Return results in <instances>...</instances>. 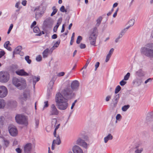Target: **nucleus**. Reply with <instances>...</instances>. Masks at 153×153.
Instances as JSON below:
<instances>
[{"instance_id": "f257e3e1", "label": "nucleus", "mask_w": 153, "mask_h": 153, "mask_svg": "<svg viewBox=\"0 0 153 153\" xmlns=\"http://www.w3.org/2000/svg\"><path fill=\"white\" fill-rule=\"evenodd\" d=\"M68 99L64 97L59 92L57 93L55 97V100L58 108L61 110H65L68 107Z\"/></svg>"}, {"instance_id": "f03ea898", "label": "nucleus", "mask_w": 153, "mask_h": 153, "mask_svg": "<svg viewBox=\"0 0 153 153\" xmlns=\"http://www.w3.org/2000/svg\"><path fill=\"white\" fill-rule=\"evenodd\" d=\"M141 53L145 56L153 58V43H149L145 47H142L140 50Z\"/></svg>"}, {"instance_id": "7ed1b4c3", "label": "nucleus", "mask_w": 153, "mask_h": 153, "mask_svg": "<svg viewBox=\"0 0 153 153\" xmlns=\"http://www.w3.org/2000/svg\"><path fill=\"white\" fill-rule=\"evenodd\" d=\"M12 82L13 84L20 90L25 89L27 86L26 81L23 78L14 77L13 79Z\"/></svg>"}, {"instance_id": "20e7f679", "label": "nucleus", "mask_w": 153, "mask_h": 153, "mask_svg": "<svg viewBox=\"0 0 153 153\" xmlns=\"http://www.w3.org/2000/svg\"><path fill=\"white\" fill-rule=\"evenodd\" d=\"M97 29H91V30L89 39L91 44L95 45L97 37L98 34Z\"/></svg>"}, {"instance_id": "39448f33", "label": "nucleus", "mask_w": 153, "mask_h": 153, "mask_svg": "<svg viewBox=\"0 0 153 153\" xmlns=\"http://www.w3.org/2000/svg\"><path fill=\"white\" fill-rule=\"evenodd\" d=\"M61 94L64 97L68 100L71 98L72 96V91L70 88L68 87L65 88L62 91Z\"/></svg>"}, {"instance_id": "423d86ee", "label": "nucleus", "mask_w": 153, "mask_h": 153, "mask_svg": "<svg viewBox=\"0 0 153 153\" xmlns=\"http://www.w3.org/2000/svg\"><path fill=\"white\" fill-rule=\"evenodd\" d=\"M16 122L18 123L27 125V122L25 116L21 114H17L15 117Z\"/></svg>"}, {"instance_id": "0eeeda50", "label": "nucleus", "mask_w": 153, "mask_h": 153, "mask_svg": "<svg viewBox=\"0 0 153 153\" xmlns=\"http://www.w3.org/2000/svg\"><path fill=\"white\" fill-rule=\"evenodd\" d=\"M10 79L8 73L4 71L0 72V82L2 83L7 82Z\"/></svg>"}, {"instance_id": "6e6552de", "label": "nucleus", "mask_w": 153, "mask_h": 153, "mask_svg": "<svg viewBox=\"0 0 153 153\" xmlns=\"http://www.w3.org/2000/svg\"><path fill=\"white\" fill-rule=\"evenodd\" d=\"M30 97V94L29 90H25L22 94L20 95L19 98L20 101L23 102L26 101Z\"/></svg>"}, {"instance_id": "1a4fd4ad", "label": "nucleus", "mask_w": 153, "mask_h": 153, "mask_svg": "<svg viewBox=\"0 0 153 153\" xmlns=\"http://www.w3.org/2000/svg\"><path fill=\"white\" fill-rule=\"evenodd\" d=\"M8 93L7 88L5 86H0V97L4 98L6 96Z\"/></svg>"}, {"instance_id": "9d476101", "label": "nucleus", "mask_w": 153, "mask_h": 153, "mask_svg": "<svg viewBox=\"0 0 153 153\" xmlns=\"http://www.w3.org/2000/svg\"><path fill=\"white\" fill-rule=\"evenodd\" d=\"M58 114L59 111L57 110L55 106L53 104H52L51 106L50 115H57Z\"/></svg>"}, {"instance_id": "9b49d317", "label": "nucleus", "mask_w": 153, "mask_h": 153, "mask_svg": "<svg viewBox=\"0 0 153 153\" xmlns=\"http://www.w3.org/2000/svg\"><path fill=\"white\" fill-rule=\"evenodd\" d=\"M9 131L10 134L13 136H16L18 134V130L17 129L15 126H13L10 128L9 127Z\"/></svg>"}, {"instance_id": "f8f14e48", "label": "nucleus", "mask_w": 153, "mask_h": 153, "mask_svg": "<svg viewBox=\"0 0 153 153\" xmlns=\"http://www.w3.org/2000/svg\"><path fill=\"white\" fill-rule=\"evenodd\" d=\"M32 149V144L30 143L26 144L24 147L25 153H31Z\"/></svg>"}, {"instance_id": "ddd939ff", "label": "nucleus", "mask_w": 153, "mask_h": 153, "mask_svg": "<svg viewBox=\"0 0 153 153\" xmlns=\"http://www.w3.org/2000/svg\"><path fill=\"white\" fill-rule=\"evenodd\" d=\"M22 48L21 46H19L17 47L14 51V54H19L21 56H23L24 53L21 51Z\"/></svg>"}, {"instance_id": "4468645a", "label": "nucleus", "mask_w": 153, "mask_h": 153, "mask_svg": "<svg viewBox=\"0 0 153 153\" xmlns=\"http://www.w3.org/2000/svg\"><path fill=\"white\" fill-rule=\"evenodd\" d=\"M74 153H84L82 149L79 146H75L72 149Z\"/></svg>"}, {"instance_id": "2eb2a0df", "label": "nucleus", "mask_w": 153, "mask_h": 153, "mask_svg": "<svg viewBox=\"0 0 153 153\" xmlns=\"http://www.w3.org/2000/svg\"><path fill=\"white\" fill-rule=\"evenodd\" d=\"M35 10H36V18L38 19L42 16L44 12L43 11H40V10H41V7L38 8H36Z\"/></svg>"}, {"instance_id": "dca6fc26", "label": "nucleus", "mask_w": 153, "mask_h": 153, "mask_svg": "<svg viewBox=\"0 0 153 153\" xmlns=\"http://www.w3.org/2000/svg\"><path fill=\"white\" fill-rule=\"evenodd\" d=\"M16 73L20 76H27L29 75V74L25 72L23 69L18 70L16 71Z\"/></svg>"}, {"instance_id": "f3484780", "label": "nucleus", "mask_w": 153, "mask_h": 153, "mask_svg": "<svg viewBox=\"0 0 153 153\" xmlns=\"http://www.w3.org/2000/svg\"><path fill=\"white\" fill-rule=\"evenodd\" d=\"M79 86V83L77 80H74L71 84V87L73 90L77 89Z\"/></svg>"}, {"instance_id": "a211bd4d", "label": "nucleus", "mask_w": 153, "mask_h": 153, "mask_svg": "<svg viewBox=\"0 0 153 153\" xmlns=\"http://www.w3.org/2000/svg\"><path fill=\"white\" fill-rule=\"evenodd\" d=\"M135 20L134 19H130L126 24V29H128L132 26L135 23Z\"/></svg>"}, {"instance_id": "6ab92c4d", "label": "nucleus", "mask_w": 153, "mask_h": 153, "mask_svg": "<svg viewBox=\"0 0 153 153\" xmlns=\"http://www.w3.org/2000/svg\"><path fill=\"white\" fill-rule=\"evenodd\" d=\"M143 148L140 145L137 146L135 148L134 152L135 153H141L143 151Z\"/></svg>"}, {"instance_id": "aec40b11", "label": "nucleus", "mask_w": 153, "mask_h": 153, "mask_svg": "<svg viewBox=\"0 0 153 153\" xmlns=\"http://www.w3.org/2000/svg\"><path fill=\"white\" fill-rule=\"evenodd\" d=\"M55 81V78L54 77H53L50 82L49 83V86H48V91H49V92H51L52 91Z\"/></svg>"}, {"instance_id": "412c9836", "label": "nucleus", "mask_w": 153, "mask_h": 153, "mask_svg": "<svg viewBox=\"0 0 153 153\" xmlns=\"http://www.w3.org/2000/svg\"><path fill=\"white\" fill-rule=\"evenodd\" d=\"M114 51V49L113 48H111L109 51L108 54L106 56L105 60V62H107L109 60Z\"/></svg>"}, {"instance_id": "4be33fe9", "label": "nucleus", "mask_w": 153, "mask_h": 153, "mask_svg": "<svg viewBox=\"0 0 153 153\" xmlns=\"http://www.w3.org/2000/svg\"><path fill=\"white\" fill-rule=\"evenodd\" d=\"M113 139V136L111 134H109L104 138V142L106 143L109 140H111Z\"/></svg>"}, {"instance_id": "5701e85b", "label": "nucleus", "mask_w": 153, "mask_h": 153, "mask_svg": "<svg viewBox=\"0 0 153 153\" xmlns=\"http://www.w3.org/2000/svg\"><path fill=\"white\" fill-rule=\"evenodd\" d=\"M39 79L40 77L39 76L36 77L35 76H33V84L34 87L35 86L36 83L38 82Z\"/></svg>"}, {"instance_id": "b1692460", "label": "nucleus", "mask_w": 153, "mask_h": 153, "mask_svg": "<svg viewBox=\"0 0 153 153\" xmlns=\"http://www.w3.org/2000/svg\"><path fill=\"white\" fill-rule=\"evenodd\" d=\"M153 114L152 113L148 114L146 117V120L148 121H151L153 120Z\"/></svg>"}, {"instance_id": "393cba45", "label": "nucleus", "mask_w": 153, "mask_h": 153, "mask_svg": "<svg viewBox=\"0 0 153 153\" xmlns=\"http://www.w3.org/2000/svg\"><path fill=\"white\" fill-rule=\"evenodd\" d=\"M10 45V42L9 41H7L5 42L4 44V47L6 48L7 50L9 51H11L12 48L10 47H8V45Z\"/></svg>"}, {"instance_id": "a878e982", "label": "nucleus", "mask_w": 153, "mask_h": 153, "mask_svg": "<svg viewBox=\"0 0 153 153\" xmlns=\"http://www.w3.org/2000/svg\"><path fill=\"white\" fill-rule=\"evenodd\" d=\"M56 137V139L54 140H55V143L57 145H59L61 143V140L60 139L59 136L56 134V137Z\"/></svg>"}, {"instance_id": "bb28decb", "label": "nucleus", "mask_w": 153, "mask_h": 153, "mask_svg": "<svg viewBox=\"0 0 153 153\" xmlns=\"http://www.w3.org/2000/svg\"><path fill=\"white\" fill-rule=\"evenodd\" d=\"M136 73L137 75L140 76H143L144 75V72L141 69L138 70L136 72Z\"/></svg>"}, {"instance_id": "cd10ccee", "label": "nucleus", "mask_w": 153, "mask_h": 153, "mask_svg": "<svg viewBox=\"0 0 153 153\" xmlns=\"http://www.w3.org/2000/svg\"><path fill=\"white\" fill-rule=\"evenodd\" d=\"M5 102L4 100L0 99V108H3L5 105Z\"/></svg>"}, {"instance_id": "c85d7f7f", "label": "nucleus", "mask_w": 153, "mask_h": 153, "mask_svg": "<svg viewBox=\"0 0 153 153\" xmlns=\"http://www.w3.org/2000/svg\"><path fill=\"white\" fill-rule=\"evenodd\" d=\"M48 27V19H45L43 22L42 25V29H46Z\"/></svg>"}, {"instance_id": "c756f323", "label": "nucleus", "mask_w": 153, "mask_h": 153, "mask_svg": "<svg viewBox=\"0 0 153 153\" xmlns=\"http://www.w3.org/2000/svg\"><path fill=\"white\" fill-rule=\"evenodd\" d=\"M102 18L101 16H100L97 20V24L96 26H99L100 25L101 22L102 20Z\"/></svg>"}, {"instance_id": "7c9ffc66", "label": "nucleus", "mask_w": 153, "mask_h": 153, "mask_svg": "<svg viewBox=\"0 0 153 153\" xmlns=\"http://www.w3.org/2000/svg\"><path fill=\"white\" fill-rule=\"evenodd\" d=\"M120 96L119 94H117L114 96V98L113 99V101L114 102L117 103L118 100L119 99Z\"/></svg>"}, {"instance_id": "2f4dec72", "label": "nucleus", "mask_w": 153, "mask_h": 153, "mask_svg": "<svg viewBox=\"0 0 153 153\" xmlns=\"http://www.w3.org/2000/svg\"><path fill=\"white\" fill-rule=\"evenodd\" d=\"M52 10H53V11L51 13V16H53L57 12V9L56 8L55 6H53L52 7Z\"/></svg>"}, {"instance_id": "473e14b6", "label": "nucleus", "mask_w": 153, "mask_h": 153, "mask_svg": "<svg viewBox=\"0 0 153 153\" xmlns=\"http://www.w3.org/2000/svg\"><path fill=\"white\" fill-rule=\"evenodd\" d=\"M43 56L44 58L47 57L48 56V48H46L43 52Z\"/></svg>"}, {"instance_id": "72a5a7b5", "label": "nucleus", "mask_w": 153, "mask_h": 153, "mask_svg": "<svg viewBox=\"0 0 153 153\" xmlns=\"http://www.w3.org/2000/svg\"><path fill=\"white\" fill-rule=\"evenodd\" d=\"M62 22V19H58L56 25L54 26L53 29H57L59 25L61 24Z\"/></svg>"}, {"instance_id": "f704fd0d", "label": "nucleus", "mask_w": 153, "mask_h": 153, "mask_svg": "<svg viewBox=\"0 0 153 153\" xmlns=\"http://www.w3.org/2000/svg\"><path fill=\"white\" fill-rule=\"evenodd\" d=\"M33 32L36 33V35L40 36L41 35V32L40 29H33Z\"/></svg>"}, {"instance_id": "c9c22d12", "label": "nucleus", "mask_w": 153, "mask_h": 153, "mask_svg": "<svg viewBox=\"0 0 153 153\" xmlns=\"http://www.w3.org/2000/svg\"><path fill=\"white\" fill-rule=\"evenodd\" d=\"M122 118V116L120 114H118L116 116V121L115 123H117V121H120Z\"/></svg>"}, {"instance_id": "e433bc0d", "label": "nucleus", "mask_w": 153, "mask_h": 153, "mask_svg": "<svg viewBox=\"0 0 153 153\" xmlns=\"http://www.w3.org/2000/svg\"><path fill=\"white\" fill-rule=\"evenodd\" d=\"M130 105H125L122 107V109L123 111H126L129 108Z\"/></svg>"}, {"instance_id": "4c0bfd02", "label": "nucleus", "mask_w": 153, "mask_h": 153, "mask_svg": "<svg viewBox=\"0 0 153 153\" xmlns=\"http://www.w3.org/2000/svg\"><path fill=\"white\" fill-rule=\"evenodd\" d=\"M121 89V87L120 86L118 85H117L116 88L115 90V93L116 94H117L119 92Z\"/></svg>"}, {"instance_id": "58836bf2", "label": "nucleus", "mask_w": 153, "mask_h": 153, "mask_svg": "<svg viewBox=\"0 0 153 153\" xmlns=\"http://www.w3.org/2000/svg\"><path fill=\"white\" fill-rule=\"evenodd\" d=\"M60 125V124H58L57 126H56L55 127V129L54 130V132H53V135L55 137H56V130L59 128Z\"/></svg>"}, {"instance_id": "ea45409f", "label": "nucleus", "mask_w": 153, "mask_h": 153, "mask_svg": "<svg viewBox=\"0 0 153 153\" xmlns=\"http://www.w3.org/2000/svg\"><path fill=\"white\" fill-rule=\"evenodd\" d=\"M60 40H58L56 41L54 44L53 46L56 49L59 45L60 43Z\"/></svg>"}, {"instance_id": "a19ab883", "label": "nucleus", "mask_w": 153, "mask_h": 153, "mask_svg": "<svg viewBox=\"0 0 153 153\" xmlns=\"http://www.w3.org/2000/svg\"><path fill=\"white\" fill-rule=\"evenodd\" d=\"M25 59L29 64H30L31 63V59H30V57L29 56H26L25 57Z\"/></svg>"}, {"instance_id": "79ce46f5", "label": "nucleus", "mask_w": 153, "mask_h": 153, "mask_svg": "<svg viewBox=\"0 0 153 153\" xmlns=\"http://www.w3.org/2000/svg\"><path fill=\"white\" fill-rule=\"evenodd\" d=\"M84 141V140L81 138H79L76 141V143L77 144L80 145H81V144H82Z\"/></svg>"}, {"instance_id": "37998d69", "label": "nucleus", "mask_w": 153, "mask_h": 153, "mask_svg": "<svg viewBox=\"0 0 153 153\" xmlns=\"http://www.w3.org/2000/svg\"><path fill=\"white\" fill-rule=\"evenodd\" d=\"M4 146H5V147H7L8 146L10 143L9 141L6 139H4Z\"/></svg>"}, {"instance_id": "c03bdc74", "label": "nucleus", "mask_w": 153, "mask_h": 153, "mask_svg": "<svg viewBox=\"0 0 153 153\" xmlns=\"http://www.w3.org/2000/svg\"><path fill=\"white\" fill-rule=\"evenodd\" d=\"M130 74L129 73H128L126 74L124 76V80H128L130 76Z\"/></svg>"}, {"instance_id": "a18cd8bd", "label": "nucleus", "mask_w": 153, "mask_h": 153, "mask_svg": "<svg viewBox=\"0 0 153 153\" xmlns=\"http://www.w3.org/2000/svg\"><path fill=\"white\" fill-rule=\"evenodd\" d=\"M82 38L81 36H78L77 37V40H76V43L78 44H79L80 43L81 41L82 40Z\"/></svg>"}, {"instance_id": "49530a36", "label": "nucleus", "mask_w": 153, "mask_h": 153, "mask_svg": "<svg viewBox=\"0 0 153 153\" xmlns=\"http://www.w3.org/2000/svg\"><path fill=\"white\" fill-rule=\"evenodd\" d=\"M60 11L62 12H66L67 11V9H65L64 6H62L60 9Z\"/></svg>"}, {"instance_id": "de8ad7c7", "label": "nucleus", "mask_w": 153, "mask_h": 153, "mask_svg": "<svg viewBox=\"0 0 153 153\" xmlns=\"http://www.w3.org/2000/svg\"><path fill=\"white\" fill-rule=\"evenodd\" d=\"M74 33L72 34V37H71V39L70 42V45H72L73 44V42H74Z\"/></svg>"}, {"instance_id": "09e8293b", "label": "nucleus", "mask_w": 153, "mask_h": 153, "mask_svg": "<svg viewBox=\"0 0 153 153\" xmlns=\"http://www.w3.org/2000/svg\"><path fill=\"white\" fill-rule=\"evenodd\" d=\"M81 144V145H80V146H81L85 148H87L88 144L84 141Z\"/></svg>"}, {"instance_id": "8fccbe9b", "label": "nucleus", "mask_w": 153, "mask_h": 153, "mask_svg": "<svg viewBox=\"0 0 153 153\" xmlns=\"http://www.w3.org/2000/svg\"><path fill=\"white\" fill-rule=\"evenodd\" d=\"M126 29H123L120 33L119 35H120V36L122 37L124 35L125 33H126Z\"/></svg>"}, {"instance_id": "3c124183", "label": "nucleus", "mask_w": 153, "mask_h": 153, "mask_svg": "<svg viewBox=\"0 0 153 153\" xmlns=\"http://www.w3.org/2000/svg\"><path fill=\"white\" fill-rule=\"evenodd\" d=\"M42 59V56L41 55H39L37 56L36 58V60L37 61L39 62L41 61Z\"/></svg>"}, {"instance_id": "603ef678", "label": "nucleus", "mask_w": 153, "mask_h": 153, "mask_svg": "<svg viewBox=\"0 0 153 153\" xmlns=\"http://www.w3.org/2000/svg\"><path fill=\"white\" fill-rule=\"evenodd\" d=\"M123 79L120 82V84L121 86H123L126 83V82Z\"/></svg>"}, {"instance_id": "864d4df0", "label": "nucleus", "mask_w": 153, "mask_h": 153, "mask_svg": "<svg viewBox=\"0 0 153 153\" xmlns=\"http://www.w3.org/2000/svg\"><path fill=\"white\" fill-rule=\"evenodd\" d=\"M56 48L53 46L49 50H48V53L51 54L53 51Z\"/></svg>"}, {"instance_id": "5fc2aeb1", "label": "nucleus", "mask_w": 153, "mask_h": 153, "mask_svg": "<svg viewBox=\"0 0 153 153\" xmlns=\"http://www.w3.org/2000/svg\"><path fill=\"white\" fill-rule=\"evenodd\" d=\"M65 74V73L64 72H61L57 74L58 76H63Z\"/></svg>"}, {"instance_id": "6e6d98bb", "label": "nucleus", "mask_w": 153, "mask_h": 153, "mask_svg": "<svg viewBox=\"0 0 153 153\" xmlns=\"http://www.w3.org/2000/svg\"><path fill=\"white\" fill-rule=\"evenodd\" d=\"M122 37L120 35L115 39V42L116 43H117L119 42L120 40V39Z\"/></svg>"}, {"instance_id": "4d7b16f0", "label": "nucleus", "mask_w": 153, "mask_h": 153, "mask_svg": "<svg viewBox=\"0 0 153 153\" xmlns=\"http://www.w3.org/2000/svg\"><path fill=\"white\" fill-rule=\"evenodd\" d=\"M100 65V63L99 62H96V64L95 65V70L96 71L97 68L99 67Z\"/></svg>"}, {"instance_id": "13d9d810", "label": "nucleus", "mask_w": 153, "mask_h": 153, "mask_svg": "<svg viewBox=\"0 0 153 153\" xmlns=\"http://www.w3.org/2000/svg\"><path fill=\"white\" fill-rule=\"evenodd\" d=\"M5 53L4 51H0V58H1L5 54Z\"/></svg>"}, {"instance_id": "bf43d9fd", "label": "nucleus", "mask_w": 153, "mask_h": 153, "mask_svg": "<svg viewBox=\"0 0 153 153\" xmlns=\"http://www.w3.org/2000/svg\"><path fill=\"white\" fill-rule=\"evenodd\" d=\"M80 48L83 49L86 47V45L85 44L81 43L80 45Z\"/></svg>"}, {"instance_id": "052dcab7", "label": "nucleus", "mask_w": 153, "mask_h": 153, "mask_svg": "<svg viewBox=\"0 0 153 153\" xmlns=\"http://www.w3.org/2000/svg\"><path fill=\"white\" fill-rule=\"evenodd\" d=\"M36 22L34 21L33 23H32V24L31 26H30V27L31 28H32L35 25H36Z\"/></svg>"}, {"instance_id": "680f3d73", "label": "nucleus", "mask_w": 153, "mask_h": 153, "mask_svg": "<svg viewBox=\"0 0 153 153\" xmlns=\"http://www.w3.org/2000/svg\"><path fill=\"white\" fill-rule=\"evenodd\" d=\"M57 122V120L55 119H53L52 120V124H54L55 125H56Z\"/></svg>"}, {"instance_id": "e2e57ef3", "label": "nucleus", "mask_w": 153, "mask_h": 153, "mask_svg": "<svg viewBox=\"0 0 153 153\" xmlns=\"http://www.w3.org/2000/svg\"><path fill=\"white\" fill-rule=\"evenodd\" d=\"M16 151L18 153H22V150L19 148L16 149Z\"/></svg>"}, {"instance_id": "0e129e2a", "label": "nucleus", "mask_w": 153, "mask_h": 153, "mask_svg": "<svg viewBox=\"0 0 153 153\" xmlns=\"http://www.w3.org/2000/svg\"><path fill=\"white\" fill-rule=\"evenodd\" d=\"M20 2H18L16 3V4L15 7L17 8H21L20 7H19V5H20Z\"/></svg>"}, {"instance_id": "69168bd1", "label": "nucleus", "mask_w": 153, "mask_h": 153, "mask_svg": "<svg viewBox=\"0 0 153 153\" xmlns=\"http://www.w3.org/2000/svg\"><path fill=\"white\" fill-rule=\"evenodd\" d=\"M55 140H53L52 143V147H51V149L53 150L55 148Z\"/></svg>"}, {"instance_id": "338daca9", "label": "nucleus", "mask_w": 153, "mask_h": 153, "mask_svg": "<svg viewBox=\"0 0 153 153\" xmlns=\"http://www.w3.org/2000/svg\"><path fill=\"white\" fill-rule=\"evenodd\" d=\"M89 62L90 61H89L88 60L87 62L86 63V64L83 67L82 69L86 68L87 67V66L88 65V64Z\"/></svg>"}, {"instance_id": "774afa93", "label": "nucleus", "mask_w": 153, "mask_h": 153, "mask_svg": "<svg viewBox=\"0 0 153 153\" xmlns=\"http://www.w3.org/2000/svg\"><path fill=\"white\" fill-rule=\"evenodd\" d=\"M111 96H108L106 97L105 100L106 101H108L111 98Z\"/></svg>"}]
</instances>
